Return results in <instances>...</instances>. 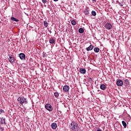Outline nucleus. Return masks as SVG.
Masks as SVG:
<instances>
[{
	"label": "nucleus",
	"mask_w": 131,
	"mask_h": 131,
	"mask_svg": "<svg viewBox=\"0 0 131 131\" xmlns=\"http://www.w3.org/2000/svg\"><path fill=\"white\" fill-rule=\"evenodd\" d=\"M70 127L71 129H72V130H78V124H77V123H76L75 122H72L70 125Z\"/></svg>",
	"instance_id": "1"
},
{
	"label": "nucleus",
	"mask_w": 131,
	"mask_h": 131,
	"mask_svg": "<svg viewBox=\"0 0 131 131\" xmlns=\"http://www.w3.org/2000/svg\"><path fill=\"white\" fill-rule=\"evenodd\" d=\"M17 102L20 104V105H23L24 104H27L28 102L27 101V98L24 97H18L17 98Z\"/></svg>",
	"instance_id": "2"
},
{
	"label": "nucleus",
	"mask_w": 131,
	"mask_h": 131,
	"mask_svg": "<svg viewBox=\"0 0 131 131\" xmlns=\"http://www.w3.org/2000/svg\"><path fill=\"white\" fill-rule=\"evenodd\" d=\"M45 108L47 110H48V111H53V106H52L50 104H46Z\"/></svg>",
	"instance_id": "3"
},
{
	"label": "nucleus",
	"mask_w": 131,
	"mask_h": 131,
	"mask_svg": "<svg viewBox=\"0 0 131 131\" xmlns=\"http://www.w3.org/2000/svg\"><path fill=\"white\" fill-rule=\"evenodd\" d=\"M105 27L107 30H111L112 29V25L109 23H107L105 25Z\"/></svg>",
	"instance_id": "4"
},
{
	"label": "nucleus",
	"mask_w": 131,
	"mask_h": 131,
	"mask_svg": "<svg viewBox=\"0 0 131 131\" xmlns=\"http://www.w3.org/2000/svg\"><path fill=\"white\" fill-rule=\"evenodd\" d=\"M49 42L51 45H54V43H55V42H56V38H54V37L51 38L49 39Z\"/></svg>",
	"instance_id": "5"
},
{
	"label": "nucleus",
	"mask_w": 131,
	"mask_h": 131,
	"mask_svg": "<svg viewBox=\"0 0 131 131\" xmlns=\"http://www.w3.org/2000/svg\"><path fill=\"white\" fill-rule=\"evenodd\" d=\"M117 85H118V86H122V85H123V82L121 80H118L117 81Z\"/></svg>",
	"instance_id": "6"
},
{
	"label": "nucleus",
	"mask_w": 131,
	"mask_h": 131,
	"mask_svg": "<svg viewBox=\"0 0 131 131\" xmlns=\"http://www.w3.org/2000/svg\"><path fill=\"white\" fill-rule=\"evenodd\" d=\"M19 57L21 60H25L26 56L24 53H20Z\"/></svg>",
	"instance_id": "7"
},
{
	"label": "nucleus",
	"mask_w": 131,
	"mask_h": 131,
	"mask_svg": "<svg viewBox=\"0 0 131 131\" xmlns=\"http://www.w3.org/2000/svg\"><path fill=\"white\" fill-rule=\"evenodd\" d=\"M8 59L10 63H14L15 62V58L13 56H10Z\"/></svg>",
	"instance_id": "8"
},
{
	"label": "nucleus",
	"mask_w": 131,
	"mask_h": 131,
	"mask_svg": "<svg viewBox=\"0 0 131 131\" xmlns=\"http://www.w3.org/2000/svg\"><path fill=\"white\" fill-rule=\"evenodd\" d=\"M93 49H94V45H91L89 47H87L86 48V50L88 52H89L90 51H92V50H93Z\"/></svg>",
	"instance_id": "9"
},
{
	"label": "nucleus",
	"mask_w": 131,
	"mask_h": 131,
	"mask_svg": "<svg viewBox=\"0 0 131 131\" xmlns=\"http://www.w3.org/2000/svg\"><path fill=\"white\" fill-rule=\"evenodd\" d=\"M86 72V71L85 70V69H83V68L80 69V73H81V74H85Z\"/></svg>",
	"instance_id": "10"
},
{
	"label": "nucleus",
	"mask_w": 131,
	"mask_h": 131,
	"mask_svg": "<svg viewBox=\"0 0 131 131\" xmlns=\"http://www.w3.org/2000/svg\"><path fill=\"white\" fill-rule=\"evenodd\" d=\"M69 86L64 85L63 88V90L64 91V92H68V91H69Z\"/></svg>",
	"instance_id": "11"
},
{
	"label": "nucleus",
	"mask_w": 131,
	"mask_h": 131,
	"mask_svg": "<svg viewBox=\"0 0 131 131\" xmlns=\"http://www.w3.org/2000/svg\"><path fill=\"white\" fill-rule=\"evenodd\" d=\"M58 125H57V124L55 123H53L51 124V127L52 128H53V129H56V128H57Z\"/></svg>",
	"instance_id": "12"
},
{
	"label": "nucleus",
	"mask_w": 131,
	"mask_h": 131,
	"mask_svg": "<svg viewBox=\"0 0 131 131\" xmlns=\"http://www.w3.org/2000/svg\"><path fill=\"white\" fill-rule=\"evenodd\" d=\"M100 89L102 90V91H104V90H106V85L104 84H101L100 85Z\"/></svg>",
	"instance_id": "13"
},
{
	"label": "nucleus",
	"mask_w": 131,
	"mask_h": 131,
	"mask_svg": "<svg viewBox=\"0 0 131 131\" xmlns=\"http://www.w3.org/2000/svg\"><path fill=\"white\" fill-rule=\"evenodd\" d=\"M11 20H12V21H14V22H19L18 19L14 17H11Z\"/></svg>",
	"instance_id": "14"
},
{
	"label": "nucleus",
	"mask_w": 131,
	"mask_h": 131,
	"mask_svg": "<svg viewBox=\"0 0 131 131\" xmlns=\"http://www.w3.org/2000/svg\"><path fill=\"white\" fill-rule=\"evenodd\" d=\"M94 51L95 53H99V52H100V49L98 47H95L94 49Z\"/></svg>",
	"instance_id": "15"
},
{
	"label": "nucleus",
	"mask_w": 131,
	"mask_h": 131,
	"mask_svg": "<svg viewBox=\"0 0 131 131\" xmlns=\"http://www.w3.org/2000/svg\"><path fill=\"white\" fill-rule=\"evenodd\" d=\"M1 123L2 124H6V119L4 118H1Z\"/></svg>",
	"instance_id": "16"
},
{
	"label": "nucleus",
	"mask_w": 131,
	"mask_h": 131,
	"mask_svg": "<svg viewBox=\"0 0 131 131\" xmlns=\"http://www.w3.org/2000/svg\"><path fill=\"white\" fill-rule=\"evenodd\" d=\"M71 24L72 25H73L74 26L76 25V21L74 20H73L71 21Z\"/></svg>",
	"instance_id": "17"
},
{
	"label": "nucleus",
	"mask_w": 131,
	"mask_h": 131,
	"mask_svg": "<svg viewBox=\"0 0 131 131\" xmlns=\"http://www.w3.org/2000/svg\"><path fill=\"white\" fill-rule=\"evenodd\" d=\"M122 123L123 126H124V128H125V127H126V123L125 122V121H122Z\"/></svg>",
	"instance_id": "18"
},
{
	"label": "nucleus",
	"mask_w": 131,
	"mask_h": 131,
	"mask_svg": "<svg viewBox=\"0 0 131 131\" xmlns=\"http://www.w3.org/2000/svg\"><path fill=\"white\" fill-rule=\"evenodd\" d=\"M84 32V30L82 28H80V29H79V33H82Z\"/></svg>",
	"instance_id": "19"
},
{
	"label": "nucleus",
	"mask_w": 131,
	"mask_h": 131,
	"mask_svg": "<svg viewBox=\"0 0 131 131\" xmlns=\"http://www.w3.org/2000/svg\"><path fill=\"white\" fill-rule=\"evenodd\" d=\"M44 26H45V27H48V26H49V23H48L47 21H44Z\"/></svg>",
	"instance_id": "20"
},
{
	"label": "nucleus",
	"mask_w": 131,
	"mask_h": 131,
	"mask_svg": "<svg viewBox=\"0 0 131 131\" xmlns=\"http://www.w3.org/2000/svg\"><path fill=\"white\" fill-rule=\"evenodd\" d=\"M41 2L45 5V4H47V3H49V0H41Z\"/></svg>",
	"instance_id": "21"
},
{
	"label": "nucleus",
	"mask_w": 131,
	"mask_h": 131,
	"mask_svg": "<svg viewBox=\"0 0 131 131\" xmlns=\"http://www.w3.org/2000/svg\"><path fill=\"white\" fill-rule=\"evenodd\" d=\"M92 14L93 15V16H96L97 15V13H96V11H92Z\"/></svg>",
	"instance_id": "22"
},
{
	"label": "nucleus",
	"mask_w": 131,
	"mask_h": 131,
	"mask_svg": "<svg viewBox=\"0 0 131 131\" xmlns=\"http://www.w3.org/2000/svg\"><path fill=\"white\" fill-rule=\"evenodd\" d=\"M84 14H85V15H89V14H90V12H89V10H86L84 11Z\"/></svg>",
	"instance_id": "23"
},
{
	"label": "nucleus",
	"mask_w": 131,
	"mask_h": 131,
	"mask_svg": "<svg viewBox=\"0 0 131 131\" xmlns=\"http://www.w3.org/2000/svg\"><path fill=\"white\" fill-rule=\"evenodd\" d=\"M54 96L56 97H59V93H58V92H55L54 93Z\"/></svg>",
	"instance_id": "24"
},
{
	"label": "nucleus",
	"mask_w": 131,
	"mask_h": 131,
	"mask_svg": "<svg viewBox=\"0 0 131 131\" xmlns=\"http://www.w3.org/2000/svg\"><path fill=\"white\" fill-rule=\"evenodd\" d=\"M4 111L2 109L0 110V113H4Z\"/></svg>",
	"instance_id": "25"
},
{
	"label": "nucleus",
	"mask_w": 131,
	"mask_h": 131,
	"mask_svg": "<svg viewBox=\"0 0 131 131\" xmlns=\"http://www.w3.org/2000/svg\"><path fill=\"white\" fill-rule=\"evenodd\" d=\"M3 129H4L3 127H0V131H3Z\"/></svg>",
	"instance_id": "26"
},
{
	"label": "nucleus",
	"mask_w": 131,
	"mask_h": 131,
	"mask_svg": "<svg viewBox=\"0 0 131 131\" xmlns=\"http://www.w3.org/2000/svg\"><path fill=\"white\" fill-rule=\"evenodd\" d=\"M125 82H126L127 84L128 83V80H125Z\"/></svg>",
	"instance_id": "27"
},
{
	"label": "nucleus",
	"mask_w": 131,
	"mask_h": 131,
	"mask_svg": "<svg viewBox=\"0 0 131 131\" xmlns=\"http://www.w3.org/2000/svg\"><path fill=\"white\" fill-rule=\"evenodd\" d=\"M54 2H58V0H53Z\"/></svg>",
	"instance_id": "28"
},
{
	"label": "nucleus",
	"mask_w": 131,
	"mask_h": 131,
	"mask_svg": "<svg viewBox=\"0 0 131 131\" xmlns=\"http://www.w3.org/2000/svg\"><path fill=\"white\" fill-rule=\"evenodd\" d=\"M97 131H102L100 129H98Z\"/></svg>",
	"instance_id": "29"
},
{
	"label": "nucleus",
	"mask_w": 131,
	"mask_h": 131,
	"mask_svg": "<svg viewBox=\"0 0 131 131\" xmlns=\"http://www.w3.org/2000/svg\"><path fill=\"white\" fill-rule=\"evenodd\" d=\"M92 2H96V0H92Z\"/></svg>",
	"instance_id": "30"
}]
</instances>
